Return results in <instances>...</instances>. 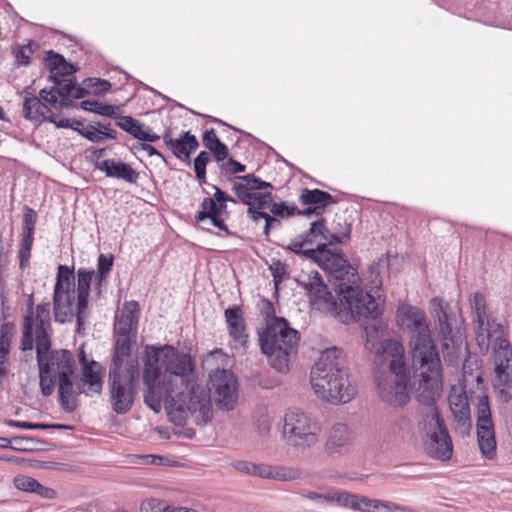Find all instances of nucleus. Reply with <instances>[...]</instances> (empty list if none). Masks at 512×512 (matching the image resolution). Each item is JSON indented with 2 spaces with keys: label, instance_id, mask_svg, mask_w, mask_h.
Returning <instances> with one entry per match:
<instances>
[{
  "label": "nucleus",
  "instance_id": "obj_1",
  "mask_svg": "<svg viewBox=\"0 0 512 512\" xmlns=\"http://www.w3.org/2000/svg\"><path fill=\"white\" fill-rule=\"evenodd\" d=\"M193 371L190 355L170 345H147L142 374L145 404L159 412L164 402L171 416L179 413V423L189 412L197 425H206L213 415L210 389L197 384Z\"/></svg>",
  "mask_w": 512,
  "mask_h": 512
},
{
  "label": "nucleus",
  "instance_id": "obj_2",
  "mask_svg": "<svg viewBox=\"0 0 512 512\" xmlns=\"http://www.w3.org/2000/svg\"><path fill=\"white\" fill-rule=\"evenodd\" d=\"M474 312V332L477 346L482 354L492 347L495 355L494 388L508 402L512 399V348L502 324L488 318L485 297L475 293L471 302Z\"/></svg>",
  "mask_w": 512,
  "mask_h": 512
},
{
  "label": "nucleus",
  "instance_id": "obj_3",
  "mask_svg": "<svg viewBox=\"0 0 512 512\" xmlns=\"http://www.w3.org/2000/svg\"><path fill=\"white\" fill-rule=\"evenodd\" d=\"M310 382L317 397L329 404H345L356 395L349 379L346 355L336 347L320 354L311 369Z\"/></svg>",
  "mask_w": 512,
  "mask_h": 512
},
{
  "label": "nucleus",
  "instance_id": "obj_4",
  "mask_svg": "<svg viewBox=\"0 0 512 512\" xmlns=\"http://www.w3.org/2000/svg\"><path fill=\"white\" fill-rule=\"evenodd\" d=\"M375 383L378 396L393 407L408 403L410 370L404 360V347L401 343L387 340L382 351L375 358Z\"/></svg>",
  "mask_w": 512,
  "mask_h": 512
},
{
  "label": "nucleus",
  "instance_id": "obj_5",
  "mask_svg": "<svg viewBox=\"0 0 512 512\" xmlns=\"http://www.w3.org/2000/svg\"><path fill=\"white\" fill-rule=\"evenodd\" d=\"M38 367L41 393L50 396L58 385L61 407L65 411H73L76 407L75 397L84 392L81 385L74 381L73 354L65 349L53 350Z\"/></svg>",
  "mask_w": 512,
  "mask_h": 512
},
{
  "label": "nucleus",
  "instance_id": "obj_6",
  "mask_svg": "<svg viewBox=\"0 0 512 512\" xmlns=\"http://www.w3.org/2000/svg\"><path fill=\"white\" fill-rule=\"evenodd\" d=\"M232 192L239 202L259 211L269 210L276 218H288L296 215L298 208L295 204L274 201L271 190L273 185L254 174L235 176L231 179Z\"/></svg>",
  "mask_w": 512,
  "mask_h": 512
},
{
  "label": "nucleus",
  "instance_id": "obj_7",
  "mask_svg": "<svg viewBox=\"0 0 512 512\" xmlns=\"http://www.w3.org/2000/svg\"><path fill=\"white\" fill-rule=\"evenodd\" d=\"M299 332L289 326L286 319L273 317L268 320L265 329L259 335L262 352L275 370L286 372L290 357L297 351Z\"/></svg>",
  "mask_w": 512,
  "mask_h": 512
},
{
  "label": "nucleus",
  "instance_id": "obj_8",
  "mask_svg": "<svg viewBox=\"0 0 512 512\" xmlns=\"http://www.w3.org/2000/svg\"><path fill=\"white\" fill-rule=\"evenodd\" d=\"M396 321L403 331L410 334L408 348L412 360L439 355L423 310L407 304L402 305L397 310Z\"/></svg>",
  "mask_w": 512,
  "mask_h": 512
},
{
  "label": "nucleus",
  "instance_id": "obj_9",
  "mask_svg": "<svg viewBox=\"0 0 512 512\" xmlns=\"http://www.w3.org/2000/svg\"><path fill=\"white\" fill-rule=\"evenodd\" d=\"M338 287L340 303L336 314L339 316L343 314L344 322L357 321L360 318L375 319L382 314L383 300L380 295L375 298L357 285L340 283Z\"/></svg>",
  "mask_w": 512,
  "mask_h": 512
},
{
  "label": "nucleus",
  "instance_id": "obj_10",
  "mask_svg": "<svg viewBox=\"0 0 512 512\" xmlns=\"http://www.w3.org/2000/svg\"><path fill=\"white\" fill-rule=\"evenodd\" d=\"M412 364L420 376L415 393L417 400L422 404L418 410V419H423L429 409L438 411L435 400L442 386V364L440 355L413 359Z\"/></svg>",
  "mask_w": 512,
  "mask_h": 512
},
{
  "label": "nucleus",
  "instance_id": "obj_11",
  "mask_svg": "<svg viewBox=\"0 0 512 512\" xmlns=\"http://www.w3.org/2000/svg\"><path fill=\"white\" fill-rule=\"evenodd\" d=\"M417 427L425 449L432 458L447 461L452 457V439L439 411L429 409L423 419H418Z\"/></svg>",
  "mask_w": 512,
  "mask_h": 512
},
{
  "label": "nucleus",
  "instance_id": "obj_12",
  "mask_svg": "<svg viewBox=\"0 0 512 512\" xmlns=\"http://www.w3.org/2000/svg\"><path fill=\"white\" fill-rule=\"evenodd\" d=\"M320 425L308 414L290 410L284 415L283 438L296 449H308L319 442Z\"/></svg>",
  "mask_w": 512,
  "mask_h": 512
},
{
  "label": "nucleus",
  "instance_id": "obj_13",
  "mask_svg": "<svg viewBox=\"0 0 512 512\" xmlns=\"http://www.w3.org/2000/svg\"><path fill=\"white\" fill-rule=\"evenodd\" d=\"M75 275L73 268L59 265L53 294V309L55 321L65 323L72 320L73 300L75 295Z\"/></svg>",
  "mask_w": 512,
  "mask_h": 512
},
{
  "label": "nucleus",
  "instance_id": "obj_14",
  "mask_svg": "<svg viewBox=\"0 0 512 512\" xmlns=\"http://www.w3.org/2000/svg\"><path fill=\"white\" fill-rule=\"evenodd\" d=\"M139 377L138 365L130 363L126 376L109 379L110 404L117 414H126L133 406Z\"/></svg>",
  "mask_w": 512,
  "mask_h": 512
},
{
  "label": "nucleus",
  "instance_id": "obj_15",
  "mask_svg": "<svg viewBox=\"0 0 512 512\" xmlns=\"http://www.w3.org/2000/svg\"><path fill=\"white\" fill-rule=\"evenodd\" d=\"M306 254L308 259L317 263L319 267L328 271L336 279L343 280V277L353 270L341 249L328 248L325 243L317 245L316 249L308 250Z\"/></svg>",
  "mask_w": 512,
  "mask_h": 512
},
{
  "label": "nucleus",
  "instance_id": "obj_16",
  "mask_svg": "<svg viewBox=\"0 0 512 512\" xmlns=\"http://www.w3.org/2000/svg\"><path fill=\"white\" fill-rule=\"evenodd\" d=\"M476 426L480 451L486 458L492 459L496 453V439L489 401L485 395L478 400Z\"/></svg>",
  "mask_w": 512,
  "mask_h": 512
},
{
  "label": "nucleus",
  "instance_id": "obj_17",
  "mask_svg": "<svg viewBox=\"0 0 512 512\" xmlns=\"http://www.w3.org/2000/svg\"><path fill=\"white\" fill-rule=\"evenodd\" d=\"M215 401L220 409H234L238 400V383L232 371L216 370L210 375Z\"/></svg>",
  "mask_w": 512,
  "mask_h": 512
},
{
  "label": "nucleus",
  "instance_id": "obj_18",
  "mask_svg": "<svg viewBox=\"0 0 512 512\" xmlns=\"http://www.w3.org/2000/svg\"><path fill=\"white\" fill-rule=\"evenodd\" d=\"M305 289L309 295L311 304L316 309L336 314L338 303L317 271L309 274L308 282L305 283Z\"/></svg>",
  "mask_w": 512,
  "mask_h": 512
},
{
  "label": "nucleus",
  "instance_id": "obj_19",
  "mask_svg": "<svg viewBox=\"0 0 512 512\" xmlns=\"http://www.w3.org/2000/svg\"><path fill=\"white\" fill-rule=\"evenodd\" d=\"M355 434L345 423H335L328 432L324 446L325 452L331 456L347 454L354 442Z\"/></svg>",
  "mask_w": 512,
  "mask_h": 512
},
{
  "label": "nucleus",
  "instance_id": "obj_20",
  "mask_svg": "<svg viewBox=\"0 0 512 512\" xmlns=\"http://www.w3.org/2000/svg\"><path fill=\"white\" fill-rule=\"evenodd\" d=\"M226 212V204H220V202H217L215 196L206 197L201 202L199 211L195 214V221L203 223L206 220H210L211 224L223 231L226 236H231L232 233L222 218V215Z\"/></svg>",
  "mask_w": 512,
  "mask_h": 512
},
{
  "label": "nucleus",
  "instance_id": "obj_21",
  "mask_svg": "<svg viewBox=\"0 0 512 512\" xmlns=\"http://www.w3.org/2000/svg\"><path fill=\"white\" fill-rule=\"evenodd\" d=\"M93 276V270L79 268L77 271V302L75 316L78 330H80L86 317L88 297Z\"/></svg>",
  "mask_w": 512,
  "mask_h": 512
},
{
  "label": "nucleus",
  "instance_id": "obj_22",
  "mask_svg": "<svg viewBox=\"0 0 512 512\" xmlns=\"http://www.w3.org/2000/svg\"><path fill=\"white\" fill-rule=\"evenodd\" d=\"M431 314L437 322L438 333L441 338V348L448 349L449 342L456 341L453 335V328L450 320V316L442 306L441 300L434 298L430 303Z\"/></svg>",
  "mask_w": 512,
  "mask_h": 512
},
{
  "label": "nucleus",
  "instance_id": "obj_23",
  "mask_svg": "<svg viewBox=\"0 0 512 512\" xmlns=\"http://www.w3.org/2000/svg\"><path fill=\"white\" fill-rule=\"evenodd\" d=\"M23 115L26 120L41 123L47 120L51 113L50 107L30 91L27 87L24 91Z\"/></svg>",
  "mask_w": 512,
  "mask_h": 512
},
{
  "label": "nucleus",
  "instance_id": "obj_24",
  "mask_svg": "<svg viewBox=\"0 0 512 512\" xmlns=\"http://www.w3.org/2000/svg\"><path fill=\"white\" fill-rule=\"evenodd\" d=\"M96 168L104 172L107 177L122 179L130 184H135L139 178V173L129 164L115 159L97 161Z\"/></svg>",
  "mask_w": 512,
  "mask_h": 512
},
{
  "label": "nucleus",
  "instance_id": "obj_25",
  "mask_svg": "<svg viewBox=\"0 0 512 512\" xmlns=\"http://www.w3.org/2000/svg\"><path fill=\"white\" fill-rule=\"evenodd\" d=\"M138 311L139 305L136 301L124 303L120 315L116 316L114 325L115 333L118 336H130V333L136 330Z\"/></svg>",
  "mask_w": 512,
  "mask_h": 512
},
{
  "label": "nucleus",
  "instance_id": "obj_26",
  "mask_svg": "<svg viewBox=\"0 0 512 512\" xmlns=\"http://www.w3.org/2000/svg\"><path fill=\"white\" fill-rule=\"evenodd\" d=\"M225 319L228 325L229 335L241 347L247 343L245 321L239 306H232L225 310Z\"/></svg>",
  "mask_w": 512,
  "mask_h": 512
},
{
  "label": "nucleus",
  "instance_id": "obj_27",
  "mask_svg": "<svg viewBox=\"0 0 512 512\" xmlns=\"http://www.w3.org/2000/svg\"><path fill=\"white\" fill-rule=\"evenodd\" d=\"M300 475V471L296 468L269 464H255L253 473V476L283 482L294 481Z\"/></svg>",
  "mask_w": 512,
  "mask_h": 512
},
{
  "label": "nucleus",
  "instance_id": "obj_28",
  "mask_svg": "<svg viewBox=\"0 0 512 512\" xmlns=\"http://www.w3.org/2000/svg\"><path fill=\"white\" fill-rule=\"evenodd\" d=\"M448 401L456 422L465 430H468L471 427V418L470 407L465 392L453 389L448 396Z\"/></svg>",
  "mask_w": 512,
  "mask_h": 512
},
{
  "label": "nucleus",
  "instance_id": "obj_29",
  "mask_svg": "<svg viewBox=\"0 0 512 512\" xmlns=\"http://www.w3.org/2000/svg\"><path fill=\"white\" fill-rule=\"evenodd\" d=\"M46 66L51 72L50 81H56L59 77L70 76L77 71V68L66 61V59L52 50L47 53Z\"/></svg>",
  "mask_w": 512,
  "mask_h": 512
},
{
  "label": "nucleus",
  "instance_id": "obj_30",
  "mask_svg": "<svg viewBox=\"0 0 512 512\" xmlns=\"http://www.w3.org/2000/svg\"><path fill=\"white\" fill-rule=\"evenodd\" d=\"M97 366V362L93 360L89 365H84L81 380L75 382V384L81 385V389L86 395H90L91 393L99 394L102 390V379L99 372L95 370Z\"/></svg>",
  "mask_w": 512,
  "mask_h": 512
},
{
  "label": "nucleus",
  "instance_id": "obj_31",
  "mask_svg": "<svg viewBox=\"0 0 512 512\" xmlns=\"http://www.w3.org/2000/svg\"><path fill=\"white\" fill-rule=\"evenodd\" d=\"M199 147L197 138L189 131L183 132L178 139H175L174 145L170 149L172 153L188 165L191 163V152Z\"/></svg>",
  "mask_w": 512,
  "mask_h": 512
},
{
  "label": "nucleus",
  "instance_id": "obj_32",
  "mask_svg": "<svg viewBox=\"0 0 512 512\" xmlns=\"http://www.w3.org/2000/svg\"><path fill=\"white\" fill-rule=\"evenodd\" d=\"M342 507L359 512H375L377 499L343 491Z\"/></svg>",
  "mask_w": 512,
  "mask_h": 512
},
{
  "label": "nucleus",
  "instance_id": "obj_33",
  "mask_svg": "<svg viewBox=\"0 0 512 512\" xmlns=\"http://www.w3.org/2000/svg\"><path fill=\"white\" fill-rule=\"evenodd\" d=\"M202 142L205 148L214 155L217 162H222L227 158L228 148L219 140L214 129L204 132Z\"/></svg>",
  "mask_w": 512,
  "mask_h": 512
},
{
  "label": "nucleus",
  "instance_id": "obj_34",
  "mask_svg": "<svg viewBox=\"0 0 512 512\" xmlns=\"http://www.w3.org/2000/svg\"><path fill=\"white\" fill-rule=\"evenodd\" d=\"M33 326H34V302L33 295L31 294L27 301L26 314L23 320V336H22V349L31 350L33 348Z\"/></svg>",
  "mask_w": 512,
  "mask_h": 512
},
{
  "label": "nucleus",
  "instance_id": "obj_35",
  "mask_svg": "<svg viewBox=\"0 0 512 512\" xmlns=\"http://www.w3.org/2000/svg\"><path fill=\"white\" fill-rule=\"evenodd\" d=\"M300 202L304 205H320L325 208L326 205L333 203V197L326 191L319 189H303L300 194Z\"/></svg>",
  "mask_w": 512,
  "mask_h": 512
},
{
  "label": "nucleus",
  "instance_id": "obj_36",
  "mask_svg": "<svg viewBox=\"0 0 512 512\" xmlns=\"http://www.w3.org/2000/svg\"><path fill=\"white\" fill-rule=\"evenodd\" d=\"M35 335V343H36V358L37 363L41 364L43 360L49 357L51 352V341L48 334V329H34L33 328V336Z\"/></svg>",
  "mask_w": 512,
  "mask_h": 512
},
{
  "label": "nucleus",
  "instance_id": "obj_37",
  "mask_svg": "<svg viewBox=\"0 0 512 512\" xmlns=\"http://www.w3.org/2000/svg\"><path fill=\"white\" fill-rule=\"evenodd\" d=\"M328 233V229L325 226V220L320 219L311 223V226L308 231L301 235L299 238L305 242L306 245L320 244L317 241L319 237L320 240H329V236L326 235Z\"/></svg>",
  "mask_w": 512,
  "mask_h": 512
},
{
  "label": "nucleus",
  "instance_id": "obj_38",
  "mask_svg": "<svg viewBox=\"0 0 512 512\" xmlns=\"http://www.w3.org/2000/svg\"><path fill=\"white\" fill-rule=\"evenodd\" d=\"M80 106L85 111L93 112L109 118L116 117V111L118 110L117 106L104 104L93 99L83 100L80 103Z\"/></svg>",
  "mask_w": 512,
  "mask_h": 512
},
{
  "label": "nucleus",
  "instance_id": "obj_39",
  "mask_svg": "<svg viewBox=\"0 0 512 512\" xmlns=\"http://www.w3.org/2000/svg\"><path fill=\"white\" fill-rule=\"evenodd\" d=\"M247 215L254 222H257L260 219H264L265 220V224H264V228H263V233H264V235L266 237L269 236L270 230L272 228H278L281 225V222H280V220L278 218H276L274 216H271L266 211H259V210H256L254 208L248 207Z\"/></svg>",
  "mask_w": 512,
  "mask_h": 512
},
{
  "label": "nucleus",
  "instance_id": "obj_40",
  "mask_svg": "<svg viewBox=\"0 0 512 512\" xmlns=\"http://www.w3.org/2000/svg\"><path fill=\"white\" fill-rule=\"evenodd\" d=\"M134 138L144 142H156L160 139L159 135L153 132L152 128L136 120L129 132Z\"/></svg>",
  "mask_w": 512,
  "mask_h": 512
},
{
  "label": "nucleus",
  "instance_id": "obj_41",
  "mask_svg": "<svg viewBox=\"0 0 512 512\" xmlns=\"http://www.w3.org/2000/svg\"><path fill=\"white\" fill-rule=\"evenodd\" d=\"M33 236L31 233H21V241L19 245V267L24 269L29 263L31 256V248L33 245Z\"/></svg>",
  "mask_w": 512,
  "mask_h": 512
},
{
  "label": "nucleus",
  "instance_id": "obj_42",
  "mask_svg": "<svg viewBox=\"0 0 512 512\" xmlns=\"http://www.w3.org/2000/svg\"><path fill=\"white\" fill-rule=\"evenodd\" d=\"M305 497L309 500L315 501L317 503L323 504V503H336L337 505L341 506L342 504V498H343V491H333L326 494H320L316 492H308Z\"/></svg>",
  "mask_w": 512,
  "mask_h": 512
},
{
  "label": "nucleus",
  "instance_id": "obj_43",
  "mask_svg": "<svg viewBox=\"0 0 512 512\" xmlns=\"http://www.w3.org/2000/svg\"><path fill=\"white\" fill-rule=\"evenodd\" d=\"M36 322L35 329H49L51 324V312L50 303H41L36 307V316L34 323Z\"/></svg>",
  "mask_w": 512,
  "mask_h": 512
},
{
  "label": "nucleus",
  "instance_id": "obj_44",
  "mask_svg": "<svg viewBox=\"0 0 512 512\" xmlns=\"http://www.w3.org/2000/svg\"><path fill=\"white\" fill-rule=\"evenodd\" d=\"M5 423L8 426L22 428V429H32V430H50V429H64L65 425L62 424H45V423H32L25 421H16V420H5Z\"/></svg>",
  "mask_w": 512,
  "mask_h": 512
},
{
  "label": "nucleus",
  "instance_id": "obj_45",
  "mask_svg": "<svg viewBox=\"0 0 512 512\" xmlns=\"http://www.w3.org/2000/svg\"><path fill=\"white\" fill-rule=\"evenodd\" d=\"M113 256H108L105 254H100L97 261V275H96V285L101 286V283L104 279H106L107 275L111 271L113 266Z\"/></svg>",
  "mask_w": 512,
  "mask_h": 512
},
{
  "label": "nucleus",
  "instance_id": "obj_46",
  "mask_svg": "<svg viewBox=\"0 0 512 512\" xmlns=\"http://www.w3.org/2000/svg\"><path fill=\"white\" fill-rule=\"evenodd\" d=\"M210 161V155L206 151H201L194 160V171L200 184L206 183V165Z\"/></svg>",
  "mask_w": 512,
  "mask_h": 512
},
{
  "label": "nucleus",
  "instance_id": "obj_47",
  "mask_svg": "<svg viewBox=\"0 0 512 512\" xmlns=\"http://www.w3.org/2000/svg\"><path fill=\"white\" fill-rule=\"evenodd\" d=\"M210 161V155L206 151H201L194 160V171L200 184L206 183V165Z\"/></svg>",
  "mask_w": 512,
  "mask_h": 512
},
{
  "label": "nucleus",
  "instance_id": "obj_48",
  "mask_svg": "<svg viewBox=\"0 0 512 512\" xmlns=\"http://www.w3.org/2000/svg\"><path fill=\"white\" fill-rule=\"evenodd\" d=\"M52 82L54 83L53 87L59 93L61 100L70 104L69 98H71L74 82L70 79H56V81Z\"/></svg>",
  "mask_w": 512,
  "mask_h": 512
},
{
  "label": "nucleus",
  "instance_id": "obj_49",
  "mask_svg": "<svg viewBox=\"0 0 512 512\" xmlns=\"http://www.w3.org/2000/svg\"><path fill=\"white\" fill-rule=\"evenodd\" d=\"M172 509L165 501L148 499L141 503V512H172Z\"/></svg>",
  "mask_w": 512,
  "mask_h": 512
},
{
  "label": "nucleus",
  "instance_id": "obj_50",
  "mask_svg": "<svg viewBox=\"0 0 512 512\" xmlns=\"http://www.w3.org/2000/svg\"><path fill=\"white\" fill-rule=\"evenodd\" d=\"M127 357H121L120 355L114 353L112 358V363L109 368V379H118L126 376V371L129 365L122 370V365Z\"/></svg>",
  "mask_w": 512,
  "mask_h": 512
},
{
  "label": "nucleus",
  "instance_id": "obj_51",
  "mask_svg": "<svg viewBox=\"0 0 512 512\" xmlns=\"http://www.w3.org/2000/svg\"><path fill=\"white\" fill-rule=\"evenodd\" d=\"M10 351V339L7 334L0 335V377L6 373V363Z\"/></svg>",
  "mask_w": 512,
  "mask_h": 512
},
{
  "label": "nucleus",
  "instance_id": "obj_52",
  "mask_svg": "<svg viewBox=\"0 0 512 512\" xmlns=\"http://www.w3.org/2000/svg\"><path fill=\"white\" fill-rule=\"evenodd\" d=\"M36 220V212L32 208L25 206L22 220V233L34 234Z\"/></svg>",
  "mask_w": 512,
  "mask_h": 512
},
{
  "label": "nucleus",
  "instance_id": "obj_53",
  "mask_svg": "<svg viewBox=\"0 0 512 512\" xmlns=\"http://www.w3.org/2000/svg\"><path fill=\"white\" fill-rule=\"evenodd\" d=\"M254 425L260 436H268L271 430V418L267 413L261 412L255 420Z\"/></svg>",
  "mask_w": 512,
  "mask_h": 512
},
{
  "label": "nucleus",
  "instance_id": "obj_54",
  "mask_svg": "<svg viewBox=\"0 0 512 512\" xmlns=\"http://www.w3.org/2000/svg\"><path fill=\"white\" fill-rule=\"evenodd\" d=\"M375 512H412L408 507L400 504L377 499Z\"/></svg>",
  "mask_w": 512,
  "mask_h": 512
},
{
  "label": "nucleus",
  "instance_id": "obj_55",
  "mask_svg": "<svg viewBox=\"0 0 512 512\" xmlns=\"http://www.w3.org/2000/svg\"><path fill=\"white\" fill-rule=\"evenodd\" d=\"M15 487L25 492H33L39 486V482L29 476H17L14 479Z\"/></svg>",
  "mask_w": 512,
  "mask_h": 512
},
{
  "label": "nucleus",
  "instance_id": "obj_56",
  "mask_svg": "<svg viewBox=\"0 0 512 512\" xmlns=\"http://www.w3.org/2000/svg\"><path fill=\"white\" fill-rule=\"evenodd\" d=\"M219 168L222 174H236L240 172H244L246 170V166L233 158H229L226 162H219Z\"/></svg>",
  "mask_w": 512,
  "mask_h": 512
},
{
  "label": "nucleus",
  "instance_id": "obj_57",
  "mask_svg": "<svg viewBox=\"0 0 512 512\" xmlns=\"http://www.w3.org/2000/svg\"><path fill=\"white\" fill-rule=\"evenodd\" d=\"M77 131L80 135L91 142L100 143L102 141V130H98V128L93 124H89L82 129L78 128Z\"/></svg>",
  "mask_w": 512,
  "mask_h": 512
},
{
  "label": "nucleus",
  "instance_id": "obj_58",
  "mask_svg": "<svg viewBox=\"0 0 512 512\" xmlns=\"http://www.w3.org/2000/svg\"><path fill=\"white\" fill-rule=\"evenodd\" d=\"M131 350V342L129 336H118L114 353L120 355L121 357H128L130 355Z\"/></svg>",
  "mask_w": 512,
  "mask_h": 512
},
{
  "label": "nucleus",
  "instance_id": "obj_59",
  "mask_svg": "<svg viewBox=\"0 0 512 512\" xmlns=\"http://www.w3.org/2000/svg\"><path fill=\"white\" fill-rule=\"evenodd\" d=\"M442 353L445 363H447L450 366H454L457 364L459 352L456 341L449 342V348L445 350L442 348Z\"/></svg>",
  "mask_w": 512,
  "mask_h": 512
},
{
  "label": "nucleus",
  "instance_id": "obj_60",
  "mask_svg": "<svg viewBox=\"0 0 512 512\" xmlns=\"http://www.w3.org/2000/svg\"><path fill=\"white\" fill-rule=\"evenodd\" d=\"M46 104L48 107H50V109H61L63 107L69 106V103H65L61 100L59 93L54 89V87L51 88V94L48 95V99H46Z\"/></svg>",
  "mask_w": 512,
  "mask_h": 512
},
{
  "label": "nucleus",
  "instance_id": "obj_61",
  "mask_svg": "<svg viewBox=\"0 0 512 512\" xmlns=\"http://www.w3.org/2000/svg\"><path fill=\"white\" fill-rule=\"evenodd\" d=\"M255 464L253 462L237 460L231 463V466L240 473L252 475L255 472Z\"/></svg>",
  "mask_w": 512,
  "mask_h": 512
},
{
  "label": "nucleus",
  "instance_id": "obj_62",
  "mask_svg": "<svg viewBox=\"0 0 512 512\" xmlns=\"http://www.w3.org/2000/svg\"><path fill=\"white\" fill-rule=\"evenodd\" d=\"M47 122H50V123H53L57 128H72L74 130H78V127H75V125L79 126L81 125V122L79 121H75L74 123L70 124L69 120L68 119H65V118H62V119H59L57 120V117L55 114H53L52 112L50 113V115L48 116Z\"/></svg>",
  "mask_w": 512,
  "mask_h": 512
},
{
  "label": "nucleus",
  "instance_id": "obj_63",
  "mask_svg": "<svg viewBox=\"0 0 512 512\" xmlns=\"http://www.w3.org/2000/svg\"><path fill=\"white\" fill-rule=\"evenodd\" d=\"M111 118L115 119L116 125L127 133L131 131L133 124L136 121V119L132 118L131 116H120L117 112L116 117Z\"/></svg>",
  "mask_w": 512,
  "mask_h": 512
},
{
  "label": "nucleus",
  "instance_id": "obj_64",
  "mask_svg": "<svg viewBox=\"0 0 512 512\" xmlns=\"http://www.w3.org/2000/svg\"><path fill=\"white\" fill-rule=\"evenodd\" d=\"M30 53L31 50L27 47H22L17 50L15 54L16 62L18 66L28 65L30 63Z\"/></svg>",
  "mask_w": 512,
  "mask_h": 512
}]
</instances>
